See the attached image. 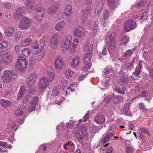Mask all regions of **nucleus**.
I'll list each match as a JSON object with an SVG mask.
<instances>
[{
  "instance_id": "f257e3e1",
  "label": "nucleus",
  "mask_w": 153,
  "mask_h": 153,
  "mask_svg": "<svg viewBox=\"0 0 153 153\" xmlns=\"http://www.w3.org/2000/svg\"><path fill=\"white\" fill-rule=\"evenodd\" d=\"M17 77V75L14 72L9 70H5L2 76L3 82L7 83L10 82Z\"/></svg>"
},
{
  "instance_id": "f03ea898",
  "label": "nucleus",
  "mask_w": 153,
  "mask_h": 153,
  "mask_svg": "<svg viewBox=\"0 0 153 153\" xmlns=\"http://www.w3.org/2000/svg\"><path fill=\"white\" fill-rule=\"evenodd\" d=\"M27 66V62L25 58L22 56H19L15 65L17 71L23 72L26 68Z\"/></svg>"
},
{
  "instance_id": "7ed1b4c3",
  "label": "nucleus",
  "mask_w": 153,
  "mask_h": 153,
  "mask_svg": "<svg viewBox=\"0 0 153 153\" xmlns=\"http://www.w3.org/2000/svg\"><path fill=\"white\" fill-rule=\"evenodd\" d=\"M72 40V36L70 35L66 36L64 41L62 44V48L64 52L70 51L71 46V43Z\"/></svg>"
},
{
  "instance_id": "20e7f679",
  "label": "nucleus",
  "mask_w": 153,
  "mask_h": 153,
  "mask_svg": "<svg viewBox=\"0 0 153 153\" xmlns=\"http://www.w3.org/2000/svg\"><path fill=\"white\" fill-rule=\"evenodd\" d=\"M137 27L135 21L129 19L126 21L124 24V28L126 32H129L135 29Z\"/></svg>"
},
{
  "instance_id": "39448f33",
  "label": "nucleus",
  "mask_w": 153,
  "mask_h": 153,
  "mask_svg": "<svg viewBox=\"0 0 153 153\" xmlns=\"http://www.w3.org/2000/svg\"><path fill=\"white\" fill-rule=\"evenodd\" d=\"M30 20L28 18L24 17L22 19L18 26L22 30L27 29L30 25Z\"/></svg>"
},
{
  "instance_id": "423d86ee",
  "label": "nucleus",
  "mask_w": 153,
  "mask_h": 153,
  "mask_svg": "<svg viewBox=\"0 0 153 153\" xmlns=\"http://www.w3.org/2000/svg\"><path fill=\"white\" fill-rule=\"evenodd\" d=\"M116 36V33L114 32L113 33L107 37L105 39L106 42L109 45V47L112 49H114L115 46Z\"/></svg>"
},
{
  "instance_id": "0eeeda50",
  "label": "nucleus",
  "mask_w": 153,
  "mask_h": 153,
  "mask_svg": "<svg viewBox=\"0 0 153 153\" xmlns=\"http://www.w3.org/2000/svg\"><path fill=\"white\" fill-rule=\"evenodd\" d=\"M51 81L50 80L49 78L47 77H43L41 78L39 82V88L42 90L46 89L48 87L50 82Z\"/></svg>"
},
{
  "instance_id": "6e6552de",
  "label": "nucleus",
  "mask_w": 153,
  "mask_h": 153,
  "mask_svg": "<svg viewBox=\"0 0 153 153\" xmlns=\"http://www.w3.org/2000/svg\"><path fill=\"white\" fill-rule=\"evenodd\" d=\"M36 12L33 15L37 22L40 21L42 19L45 15V11L43 8L39 7L36 9Z\"/></svg>"
},
{
  "instance_id": "1a4fd4ad",
  "label": "nucleus",
  "mask_w": 153,
  "mask_h": 153,
  "mask_svg": "<svg viewBox=\"0 0 153 153\" xmlns=\"http://www.w3.org/2000/svg\"><path fill=\"white\" fill-rule=\"evenodd\" d=\"M59 35L58 34H55L52 36L50 40V46L53 49L56 48L59 45Z\"/></svg>"
},
{
  "instance_id": "9d476101",
  "label": "nucleus",
  "mask_w": 153,
  "mask_h": 153,
  "mask_svg": "<svg viewBox=\"0 0 153 153\" xmlns=\"http://www.w3.org/2000/svg\"><path fill=\"white\" fill-rule=\"evenodd\" d=\"M65 64L63 59L60 56L56 58L55 62V67L57 70H61Z\"/></svg>"
},
{
  "instance_id": "9b49d317",
  "label": "nucleus",
  "mask_w": 153,
  "mask_h": 153,
  "mask_svg": "<svg viewBox=\"0 0 153 153\" xmlns=\"http://www.w3.org/2000/svg\"><path fill=\"white\" fill-rule=\"evenodd\" d=\"M1 57L2 62L5 65L9 64L13 59L11 55L8 53L2 54Z\"/></svg>"
},
{
  "instance_id": "f8f14e48",
  "label": "nucleus",
  "mask_w": 153,
  "mask_h": 153,
  "mask_svg": "<svg viewBox=\"0 0 153 153\" xmlns=\"http://www.w3.org/2000/svg\"><path fill=\"white\" fill-rule=\"evenodd\" d=\"M81 59L79 56H76L72 59L70 66L72 68L77 67L80 63Z\"/></svg>"
},
{
  "instance_id": "ddd939ff",
  "label": "nucleus",
  "mask_w": 153,
  "mask_h": 153,
  "mask_svg": "<svg viewBox=\"0 0 153 153\" xmlns=\"http://www.w3.org/2000/svg\"><path fill=\"white\" fill-rule=\"evenodd\" d=\"M36 78L37 75L35 73L31 74L29 76V77L27 79V83L30 87L33 85Z\"/></svg>"
},
{
  "instance_id": "4468645a",
  "label": "nucleus",
  "mask_w": 153,
  "mask_h": 153,
  "mask_svg": "<svg viewBox=\"0 0 153 153\" xmlns=\"http://www.w3.org/2000/svg\"><path fill=\"white\" fill-rule=\"evenodd\" d=\"M121 113L127 116L131 117L132 116L131 113L130 111L128 104H126L123 107L121 110Z\"/></svg>"
},
{
  "instance_id": "2eb2a0df",
  "label": "nucleus",
  "mask_w": 153,
  "mask_h": 153,
  "mask_svg": "<svg viewBox=\"0 0 153 153\" xmlns=\"http://www.w3.org/2000/svg\"><path fill=\"white\" fill-rule=\"evenodd\" d=\"M84 32L80 27H76L73 30V35L77 37H81L84 35Z\"/></svg>"
},
{
  "instance_id": "dca6fc26",
  "label": "nucleus",
  "mask_w": 153,
  "mask_h": 153,
  "mask_svg": "<svg viewBox=\"0 0 153 153\" xmlns=\"http://www.w3.org/2000/svg\"><path fill=\"white\" fill-rule=\"evenodd\" d=\"M24 7L17 9L14 14L15 19H18L20 18L24 14Z\"/></svg>"
},
{
  "instance_id": "f3484780",
  "label": "nucleus",
  "mask_w": 153,
  "mask_h": 153,
  "mask_svg": "<svg viewBox=\"0 0 153 153\" xmlns=\"http://www.w3.org/2000/svg\"><path fill=\"white\" fill-rule=\"evenodd\" d=\"M38 103V98L37 97H35L30 104L29 110L30 111L32 112L34 110L36 105Z\"/></svg>"
},
{
  "instance_id": "a211bd4d",
  "label": "nucleus",
  "mask_w": 153,
  "mask_h": 153,
  "mask_svg": "<svg viewBox=\"0 0 153 153\" xmlns=\"http://www.w3.org/2000/svg\"><path fill=\"white\" fill-rule=\"evenodd\" d=\"M105 117L102 115H99L97 116L94 119V121L98 124L101 125L104 123L105 121Z\"/></svg>"
},
{
  "instance_id": "6ab92c4d",
  "label": "nucleus",
  "mask_w": 153,
  "mask_h": 153,
  "mask_svg": "<svg viewBox=\"0 0 153 153\" xmlns=\"http://www.w3.org/2000/svg\"><path fill=\"white\" fill-rule=\"evenodd\" d=\"M59 4L57 3H55L50 7L48 10V12L49 15H52L54 14L57 11Z\"/></svg>"
},
{
  "instance_id": "aec40b11",
  "label": "nucleus",
  "mask_w": 153,
  "mask_h": 153,
  "mask_svg": "<svg viewBox=\"0 0 153 153\" xmlns=\"http://www.w3.org/2000/svg\"><path fill=\"white\" fill-rule=\"evenodd\" d=\"M47 73L48 76L50 80L53 81L55 76V72L53 69L51 67H49L47 68Z\"/></svg>"
},
{
  "instance_id": "412c9836",
  "label": "nucleus",
  "mask_w": 153,
  "mask_h": 153,
  "mask_svg": "<svg viewBox=\"0 0 153 153\" xmlns=\"http://www.w3.org/2000/svg\"><path fill=\"white\" fill-rule=\"evenodd\" d=\"M120 74L124 75V76H122V77L119 81L118 83L121 86H124L127 85L128 83V78L126 75H124V74H125L124 72L120 71Z\"/></svg>"
},
{
  "instance_id": "4be33fe9",
  "label": "nucleus",
  "mask_w": 153,
  "mask_h": 153,
  "mask_svg": "<svg viewBox=\"0 0 153 153\" xmlns=\"http://www.w3.org/2000/svg\"><path fill=\"white\" fill-rule=\"evenodd\" d=\"M44 45V43H42L39 44V43L36 44L32 46V48L33 50H35L36 53H38L40 52L42 50Z\"/></svg>"
},
{
  "instance_id": "5701e85b",
  "label": "nucleus",
  "mask_w": 153,
  "mask_h": 153,
  "mask_svg": "<svg viewBox=\"0 0 153 153\" xmlns=\"http://www.w3.org/2000/svg\"><path fill=\"white\" fill-rule=\"evenodd\" d=\"M113 136V134L111 132L107 133L105 136L102 137V143L104 144L108 142Z\"/></svg>"
},
{
  "instance_id": "b1692460",
  "label": "nucleus",
  "mask_w": 153,
  "mask_h": 153,
  "mask_svg": "<svg viewBox=\"0 0 153 153\" xmlns=\"http://www.w3.org/2000/svg\"><path fill=\"white\" fill-rule=\"evenodd\" d=\"M31 42V39L30 38H27L21 40V46H22V47L28 46Z\"/></svg>"
},
{
  "instance_id": "393cba45",
  "label": "nucleus",
  "mask_w": 153,
  "mask_h": 153,
  "mask_svg": "<svg viewBox=\"0 0 153 153\" xmlns=\"http://www.w3.org/2000/svg\"><path fill=\"white\" fill-rule=\"evenodd\" d=\"M119 1V0H107L108 5L112 9H114L116 7Z\"/></svg>"
},
{
  "instance_id": "a878e982",
  "label": "nucleus",
  "mask_w": 153,
  "mask_h": 153,
  "mask_svg": "<svg viewBox=\"0 0 153 153\" xmlns=\"http://www.w3.org/2000/svg\"><path fill=\"white\" fill-rule=\"evenodd\" d=\"M72 6L71 4H68L66 6L64 10V13L66 16H69L72 11Z\"/></svg>"
},
{
  "instance_id": "bb28decb",
  "label": "nucleus",
  "mask_w": 153,
  "mask_h": 153,
  "mask_svg": "<svg viewBox=\"0 0 153 153\" xmlns=\"http://www.w3.org/2000/svg\"><path fill=\"white\" fill-rule=\"evenodd\" d=\"M103 6V5L102 1L100 2L96 7L95 11V13L97 14L100 13L102 10Z\"/></svg>"
},
{
  "instance_id": "cd10ccee",
  "label": "nucleus",
  "mask_w": 153,
  "mask_h": 153,
  "mask_svg": "<svg viewBox=\"0 0 153 153\" xmlns=\"http://www.w3.org/2000/svg\"><path fill=\"white\" fill-rule=\"evenodd\" d=\"M15 32V30L13 27H9L6 29L5 34L8 36H11Z\"/></svg>"
},
{
  "instance_id": "c85d7f7f",
  "label": "nucleus",
  "mask_w": 153,
  "mask_h": 153,
  "mask_svg": "<svg viewBox=\"0 0 153 153\" xmlns=\"http://www.w3.org/2000/svg\"><path fill=\"white\" fill-rule=\"evenodd\" d=\"M65 25V22L63 21H61L56 25L55 29L57 31H60L63 28Z\"/></svg>"
},
{
  "instance_id": "c756f323",
  "label": "nucleus",
  "mask_w": 153,
  "mask_h": 153,
  "mask_svg": "<svg viewBox=\"0 0 153 153\" xmlns=\"http://www.w3.org/2000/svg\"><path fill=\"white\" fill-rule=\"evenodd\" d=\"M79 40L77 38H75L73 41L72 47L70 49V52H73L75 51V49L79 43Z\"/></svg>"
},
{
  "instance_id": "7c9ffc66",
  "label": "nucleus",
  "mask_w": 153,
  "mask_h": 153,
  "mask_svg": "<svg viewBox=\"0 0 153 153\" xmlns=\"http://www.w3.org/2000/svg\"><path fill=\"white\" fill-rule=\"evenodd\" d=\"M99 24L98 21H96L93 25L92 29V33L93 35H95L98 32L99 29L98 28V25Z\"/></svg>"
},
{
  "instance_id": "2f4dec72",
  "label": "nucleus",
  "mask_w": 153,
  "mask_h": 153,
  "mask_svg": "<svg viewBox=\"0 0 153 153\" xmlns=\"http://www.w3.org/2000/svg\"><path fill=\"white\" fill-rule=\"evenodd\" d=\"M34 6V3L33 0H28L26 4V7L27 10V11H29L28 10H32Z\"/></svg>"
},
{
  "instance_id": "473e14b6",
  "label": "nucleus",
  "mask_w": 153,
  "mask_h": 153,
  "mask_svg": "<svg viewBox=\"0 0 153 153\" xmlns=\"http://www.w3.org/2000/svg\"><path fill=\"white\" fill-rule=\"evenodd\" d=\"M92 53L91 52H85V58L83 62L84 63H86L89 61L91 57Z\"/></svg>"
},
{
  "instance_id": "72a5a7b5",
  "label": "nucleus",
  "mask_w": 153,
  "mask_h": 153,
  "mask_svg": "<svg viewBox=\"0 0 153 153\" xmlns=\"http://www.w3.org/2000/svg\"><path fill=\"white\" fill-rule=\"evenodd\" d=\"M74 147V145L73 143L71 141H69L64 145V148L65 149L68 150L73 148Z\"/></svg>"
},
{
  "instance_id": "f704fd0d",
  "label": "nucleus",
  "mask_w": 153,
  "mask_h": 153,
  "mask_svg": "<svg viewBox=\"0 0 153 153\" xmlns=\"http://www.w3.org/2000/svg\"><path fill=\"white\" fill-rule=\"evenodd\" d=\"M84 49L85 52H91L93 50V45L92 44H90L88 45H85L84 46Z\"/></svg>"
},
{
  "instance_id": "c9c22d12",
  "label": "nucleus",
  "mask_w": 153,
  "mask_h": 153,
  "mask_svg": "<svg viewBox=\"0 0 153 153\" xmlns=\"http://www.w3.org/2000/svg\"><path fill=\"white\" fill-rule=\"evenodd\" d=\"M24 112V109L21 108L17 109L15 111V114L17 116L20 117L23 115Z\"/></svg>"
},
{
  "instance_id": "e433bc0d",
  "label": "nucleus",
  "mask_w": 153,
  "mask_h": 153,
  "mask_svg": "<svg viewBox=\"0 0 153 153\" xmlns=\"http://www.w3.org/2000/svg\"><path fill=\"white\" fill-rule=\"evenodd\" d=\"M129 38L127 36H125L123 37L120 40V43L122 45H126L129 41Z\"/></svg>"
},
{
  "instance_id": "4c0bfd02",
  "label": "nucleus",
  "mask_w": 153,
  "mask_h": 153,
  "mask_svg": "<svg viewBox=\"0 0 153 153\" xmlns=\"http://www.w3.org/2000/svg\"><path fill=\"white\" fill-rule=\"evenodd\" d=\"M91 9L90 7H88L82 11V14L88 16L90 14L91 12Z\"/></svg>"
},
{
  "instance_id": "58836bf2",
  "label": "nucleus",
  "mask_w": 153,
  "mask_h": 153,
  "mask_svg": "<svg viewBox=\"0 0 153 153\" xmlns=\"http://www.w3.org/2000/svg\"><path fill=\"white\" fill-rule=\"evenodd\" d=\"M59 93V90L57 87H55L53 88L52 90V94L51 96L53 97H54L58 96Z\"/></svg>"
},
{
  "instance_id": "ea45409f",
  "label": "nucleus",
  "mask_w": 153,
  "mask_h": 153,
  "mask_svg": "<svg viewBox=\"0 0 153 153\" xmlns=\"http://www.w3.org/2000/svg\"><path fill=\"white\" fill-rule=\"evenodd\" d=\"M0 103L1 105L4 107H8L10 104L9 101L4 100H1Z\"/></svg>"
},
{
  "instance_id": "a19ab883",
  "label": "nucleus",
  "mask_w": 153,
  "mask_h": 153,
  "mask_svg": "<svg viewBox=\"0 0 153 153\" xmlns=\"http://www.w3.org/2000/svg\"><path fill=\"white\" fill-rule=\"evenodd\" d=\"M113 90L115 91V92L122 94H125V91H126V89L125 88L123 87H122V89L119 88L114 89V88H113Z\"/></svg>"
},
{
  "instance_id": "79ce46f5",
  "label": "nucleus",
  "mask_w": 153,
  "mask_h": 153,
  "mask_svg": "<svg viewBox=\"0 0 153 153\" xmlns=\"http://www.w3.org/2000/svg\"><path fill=\"white\" fill-rule=\"evenodd\" d=\"M134 51V49L132 50H128L125 52L124 56L125 57H128L131 55Z\"/></svg>"
},
{
  "instance_id": "37998d69",
  "label": "nucleus",
  "mask_w": 153,
  "mask_h": 153,
  "mask_svg": "<svg viewBox=\"0 0 153 153\" xmlns=\"http://www.w3.org/2000/svg\"><path fill=\"white\" fill-rule=\"evenodd\" d=\"M144 0H138L134 4L135 7H141L144 5Z\"/></svg>"
},
{
  "instance_id": "c03bdc74",
  "label": "nucleus",
  "mask_w": 153,
  "mask_h": 153,
  "mask_svg": "<svg viewBox=\"0 0 153 153\" xmlns=\"http://www.w3.org/2000/svg\"><path fill=\"white\" fill-rule=\"evenodd\" d=\"M73 75V72L71 71L68 70L65 73V76L67 78L71 77Z\"/></svg>"
},
{
  "instance_id": "a18cd8bd",
  "label": "nucleus",
  "mask_w": 153,
  "mask_h": 153,
  "mask_svg": "<svg viewBox=\"0 0 153 153\" xmlns=\"http://www.w3.org/2000/svg\"><path fill=\"white\" fill-rule=\"evenodd\" d=\"M91 66V62H89L88 63L85 65L82 68V70L85 72L88 71L90 69Z\"/></svg>"
},
{
  "instance_id": "49530a36",
  "label": "nucleus",
  "mask_w": 153,
  "mask_h": 153,
  "mask_svg": "<svg viewBox=\"0 0 153 153\" xmlns=\"http://www.w3.org/2000/svg\"><path fill=\"white\" fill-rule=\"evenodd\" d=\"M22 53L23 55L26 56H28L30 54V50L27 48H25L22 50Z\"/></svg>"
},
{
  "instance_id": "de8ad7c7",
  "label": "nucleus",
  "mask_w": 153,
  "mask_h": 153,
  "mask_svg": "<svg viewBox=\"0 0 153 153\" xmlns=\"http://www.w3.org/2000/svg\"><path fill=\"white\" fill-rule=\"evenodd\" d=\"M140 73V70H137L135 73L134 72V73L132 75V78L133 79H136L139 77V74Z\"/></svg>"
},
{
  "instance_id": "09e8293b",
  "label": "nucleus",
  "mask_w": 153,
  "mask_h": 153,
  "mask_svg": "<svg viewBox=\"0 0 153 153\" xmlns=\"http://www.w3.org/2000/svg\"><path fill=\"white\" fill-rule=\"evenodd\" d=\"M80 137L81 139H84L87 137V132L85 129H84L82 130Z\"/></svg>"
},
{
  "instance_id": "8fccbe9b",
  "label": "nucleus",
  "mask_w": 153,
  "mask_h": 153,
  "mask_svg": "<svg viewBox=\"0 0 153 153\" xmlns=\"http://www.w3.org/2000/svg\"><path fill=\"white\" fill-rule=\"evenodd\" d=\"M134 150V149L133 147L128 146L127 148L126 152V153H132Z\"/></svg>"
},
{
  "instance_id": "3c124183",
  "label": "nucleus",
  "mask_w": 153,
  "mask_h": 153,
  "mask_svg": "<svg viewBox=\"0 0 153 153\" xmlns=\"http://www.w3.org/2000/svg\"><path fill=\"white\" fill-rule=\"evenodd\" d=\"M75 91V89L73 87H68L66 91V93L68 95L69 94L71 93L74 92Z\"/></svg>"
},
{
  "instance_id": "603ef678",
  "label": "nucleus",
  "mask_w": 153,
  "mask_h": 153,
  "mask_svg": "<svg viewBox=\"0 0 153 153\" xmlns=\"http://www.w3.org/2000/svg\"><path fill=\"white\" fill-rule=\"evenodd\" d=\"M8 46L7 42L6 41H4L2 43H0V48H3L7 47Z\"/></svg>"
},
{
  "instance_id": "864d4df0",
  "label": "nucleus",
  "mask_w": 153,
  "mask_h": 153,
  "mask_svg": "<svg viewBox=\"0 0 153 153\" xmlns=\"http://www.w3.org/2000/svg\"><path fill=\"white\" fill-rule=\"evenodd\" d=\"M7 147V143L0 141V151L2 150V147L4 148Z\"/></svg>"
},
{
  "instance_id": "5fc2aeb1",
  "label": "nucleus",
  "mask_w": 153,
  "mask_h": 153,
  "mask_svg": "<svg viewBox=\"0 0 153 153\" xmlns=\"http://www.w3.org/2000/svg\"><path fill=\"white\" fill-rule=\"evenodd\" d=\"M30 96L29 95H27L24 98L23 103V105L25 106L26 105V103L29 101V98Z\"/></svg>"
},
{
  "instance_id": "6e6d98bb",
  "label": "nucleus",
  "mask_w": 153,
  "mask_h": 153,
  "mask_svg": "<svg viewBox=\"0 0 153 153\" xmlns=\"http://www.w3.org/2000/svg\"><path fill=\"white\" fill-rule=\"evenodd\" d=\"M109 12L107 10H105L103 12V18L105 19H107L109 16Z\"/></svg>"
},
{
  "instance_id": "4d7b16f0",
  "label": "nucleus",
  "mask_w": 153,
  "mask_h": 153,
  "mask_svg": "<svg viewBox=\"0 0 153 153\" xmlns=\"http://www.w3.org/2000/svg\"><path fill=\"white\" fill-rule=\"evenodd\" d=\"M153 66V63H152ZM149 77L152 81H153V67L149 70Z\"/></svg>"
},
{
  "instance_id": "13d9d810",
  "label": "nucleus",
  "mask_w": 153,
  "mask_h": 153,
  "mask_svg": "<svg viewBox=\"0 0 153 153\" xmlns=\"http://www.w3.org/2000/svg\"><path fill=\"white\" fill-rule=\"evenodd\" d=\"M105 73L108 74L109 73L113 71L114 70L112 67H106V68L105 69Z\"/></svg>"
},
{
  "instance_id": "bf43d9fd",
  "label": "nucleus",
  "mask_w": 153,
  "mask_h": 153,
  "mask_svg": "<svg viewBox=\"0 0 153 153\" xmlns=\"http://www.w3.org/2000/svg\"><path fill=\"white\" fill-rule=\"evenodd\" d=\"M140 132H143L148 135L149 134V132L147 129L145 128H143L140 129Z\"/></svg>"
},
{
  "instance_id": "052dcab7",
  "label": "nucleus",
  "mask_w": 153,
  "mask_h": 153,
  "mask_svg": "<svg viewBox=\"0 0 153 153\" xmlns=\"http://www.w3.org/2000/svg\"><path fill=\"white\" fill-rule=\"evenodd\" d=\"M45 53L44 51H42L40 53V55L38 56V59L39 60H42L43 58V57L44 56Z\"/></svg>"
},
{
  "instance_id": "680f3d73",
  "label": "nucleus",
  "mask_w": 153,
  "mask_h": 153,
  "mask_svg": "<svg viewBox=\"0 0 153 153\" xmlns=\"http://www.w3.org/2000/svg\"><path fill=\"white\" fill-rule=\"evenodd\" d=\"M87 16L82 14L81 17V20L82 23H85L87 19Z\"/></svg>"
},
{
  "instance_id": "e2e57ef3",
  "label": "nucleus",
  "mask_w": 153,
  "mask_h": 153,
  "mask_svg": "<svg viewBox=\"0 0 153 153\" xmlns=\"http://www.w3.org/2000/svg\"><path fill=\"white\" fill-rule=\"evenodd\" d=\"M61 85L62 87H66L68 85V83L65 80H63L61 81Z\"/></svg>"
},
{
  "instance_id": "0e129e2a",
  "label": "nucleus",
  "mask_w": 153,
  "mask_h": 153,
  "mask_svg": "<svg viewBox=\"0 0 153 153\" xmlns=\"http://www.w3.org/2000/svg\"><path fill=\"white\" fill-rule=\"evenodd\" d=\"M147 19V16L146 14V13L145 14H143L141 16V17L140 18V20L141 21H143L145 19Z\"/></svg>"
},
{
  "instance_id": "69168bd1",
  "label": "nucleus",
  "mask_w": 153,
  "mask_h": 153,
  "mask_svg": "<svg viewBox=\"0 0 153 153\" xmlns=\"http://www.w3.org/2000/svg\"><path fill=\"white\" fill-rule=\"evenodd\" d=\"M3 4L4 7L6 8H9L11 7V4L10 3H5Z\"/></svg>"
},
{
  "instance_id": "338daca9",
  "label": "nucleus",
  "mask_w": 153,
  "mask_h": 153,
  "mask_svg": "<svg viewBox=\"0 0 153 153\" xmlns=\"http://www.w3.org/2000/svg\"><path fill=\"white\" fill-rule=\"evenodd\" d=\"M139 108L142 110L146 109V106L142 103H140L139 104Z\"/></svg>"
},
{
  "instance_id": "774afa93",
  "label": "nucleus",
  "mask_w": 153,
  "mask_h": 153,
  "mask_svg": "<svg viewBox=\"0 0 153 153\" xmlns=\"http://www.w3.org/2000/svg\"><path fill=\"white\" fill-rule=\"evenodd\" d=\"M129 70H130L133 68V64L132 63L128 64V65H127L126 67Z\"/></svg>"
}]
</instances>
